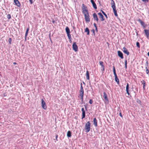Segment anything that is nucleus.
Returning <instances> with one entry per match:
<instances>
[{
	"instance_id": "23",
	"label": "nucleus",
	"mask_w": 149,
	"mask_h": 149,
	"mask_svg": "<svg viewBox=\"0 0 149 149\" xmlns=\"http://www.w3.org/2000/svg\"><path fill=\"white\" fill-rule=\"evenodd\" d=\"M65 31L67 33H70V30L68 27L67 26L66 27Z\"/></svg>"
},
{
	"instance_id": "11",
	"label": "nucleus",
	"mask_w": 149,
	"mask_h": 149,
	"mask_svg": "<svg viewBox=\"0 0 149 149\" xmlns=\"http://www.w3.org/2000/svg\"><path fill=\"white\" fill-rule=\"evenodd\" d=\"M81 111L82 112V118L83 119L85 117V111H84V108L81 109Z\"/></svg>"
},
{
	"instance_id": "36",
	"label": "nucleus",
	"mask_w": 149,
	"mask_h": 149,
	"mask_svg": "<svg viewBox=\"0 0 149 149\" xmlns=\"http://www.w3.org/2000/svg\"><path fill=\"white\" fill-rule=\"evenodd\" d=\"M93 101L92 99H90L89 100V103L90 104H91L93 103Z\"/></svg>"
},
{
	"instance_id": "31",
	"label": "nucleus",
	"mask_w": 149,
	"mask_h": 149,
	"mask_svg": "<svg viewBox=\"0 0 149 149\" xmlns=\"http://www.w3.org/2000/svg\"><path fill=\"white\" fill-rule=\"evenodd\" d=\"M7 18L8 19H10L11 18V15L10 14H8L7 15Z\"/></svg>"
},
{
	"instance_id": "39",
	"label": "nucleus",
	"mask_w": 149,
	"mask_h": 149,
	"mask_svg": "<svg viewBox=\"0 0 149 149\" xmlns=\"http://www.w3.org/2000/svg\"><path fill=\"white\" fill-rule=\"evenodd\" d=\"M104 67H102V68L101 69V70H102V71H104Z\"/></svg>"
},
{
	"instance_id": "25",
	"label": "nucleus",
	"mask_w": 149,
	"mask_h": 149,
	"mask_svg": "<svg viewBox=\"0 0 149 149\" xmlns=\"http://www.w3.org/2000/svg\"><path fill=\"white\" fill-rule=\"evenodd\" d=\"M115 81L118 84H119V80L117 77H115Z\"/></svg>"
},
{
	"instance_id": "51",
	"label": "nucleus",
	"mask_w": 149,
	"mask_h": 149,
	"mask_svg": "<svg viewBox=\"0 0 149 149\" xmlns=\"http://www.w3.org/2000/svg\"><path fill=\"white\" fill-rule=\"evenodd\" d=\"M148 56L149 57V52H148Z\"/></svg>"
},
{
	"instance_id": "22",
	"label": "nucleus",
	"mask_w": 149,
	"mask_h": 149,
	"mask_svg": "<svg viewBox=\"0 0 149 149\" xmlns=\"http://www.w3.org/2000/svg\"><path fill=\"white\" fill-rule=\"evenodd\" d=\"M85 32H86L87 33V34L88 35H89V31L88 28H86L85 29Z\"/></svg>"
},
{
	"instance_id": "46",
	"label": "nucleus",
	"mask_w": 149,
	"mask_h": 149,
	"mask_svg": "<svg viewBox=\"0 0 149 149\" xmlns=\"http://www.w3.org/2000/svg\"><path fill=\"white\" fill-rule=\"evenodd\" d=\"M56 140L57 141V138H58V135H56Z\"/></svg>"
},
{
	"instance_id": "50",
	"label": "nucleus",
	"mask_w": 149,
	"mask_h": 149,
	"mask_svg": "<svg viewBox=\"0 0 149 149\" xmlns=\"http://www.w3.org/2000/svg\"><path fill=\"white\" fill-rule=\"evenodd\" d=\"M13 64H14V65H16L17 64V63H16V62H14L13 63Z\"/></svg>"
},
{
	"instance_id": "52",
	"label": "nucleus",
	"mask_w": 149,
	"mask_h": 149,
	"mask_svg": "<svg viewBox=\"0 0 149 149\" xmlns=\"http://www.w3.org/2000/svg\"><path fill=\"white\" fill-rule=\"evenodd\" d=\"M101 11H102V12H104L103 11H102V10H101Z\"/></svg>"
},
{
	"instance_id": "14",
	"label": "nucleus",
	"mask_w": 149,
	"mask_h": 149,
	"mask_svg": "<svg viewBox=\"0 0 149 149\" xmlns=\"http://www.w3.org/2000/svg\"><path fill=\"white\" fill-rule=\"evenodd\" d=\"M129 84L127 83V85L126 86V91L128 95H130V93L129 92Z\"/></svg>"
},
{
	"instance_id": "54",
	"label": "nucleus",
	"mask_w": 149,
	"mask_h": 149,
	"mask_svg": "<svg viewBox=\"0 0 149 149\" xmlns=\"http://www.w3.org/2000/svg\"><path fill=\"white\" fill-rule=\"evenodd\" d=\"M0 73H1V72H0Z\"/></svg>"
},
{
	"instance_id": "43",
	"label": "nucleus",
	"mask_w": 149,
	"mask_h": 149,
	"mask_svg": "<svg viewBox=\"0 0 149 149\" xmlns=\"http://www.w3.org/2000/svg\"><path fill=\"white\" fill-rule=\"evenodd\" d=\"M119 115L120 116V117H123V116H122V114H121V112H120V113H119Z\"/></svg>"
},
{
	"instance_id": "42",
	"label": "nucleus",
	"mask_w": 149,
	"mask_h": 149,
	"mask_svg": "<svg viewBox=\"0 0 149 149\" xmlns=\"http://www.w3.org/2000/svg\"><path fill=\"white\" fill-rule=\"evenodd\" d=\"M29 1L31 3V4H32L33 3V2L32 0H29Z\"/></svg>"
},
{
	"instance_id": "26",
	"label": "nucleus",
	"mask_w": 149,
	"mask_h": 149,
	"mask_svg": "<svg viewBox=\"0 0 149 149\" xmlns=\"http://www.w3.org/2000/svg\"><path fill=\"white\" fill-rule=\"evenodd\" d=\"M67 34L68 39L70 40V41H71V37L70 34V33H67Z\"/></svg>"
},
{
	"instance_id": "20",
	"label": "nucleus",
	"mask_w": 149,
	"mask_h": 149,
	"mask_svg": "<svg viewBox=\"0 0 149 149\" xmlns=\"http://www.w3.org/2000/svg\"><path fill=\"white\" fill-rule=\"evenodd\" d=\"M116 9V8L113 9L114 15L116 17H118V15L117 13V11Z\"/></svg>"
},
{
	"instance_id": "2",
	"label": "nucleus",
	"mask_w": 149,
	"mask_h": 149,
	"mask_svg": "<svg viewBox=\"0 0 149 149\" xmlns=\"http://www.w3.org/2000/svg\"><path fill=\"white\" fill-rule=\"evenodd\" d=\"M91 123L89 121H88L86 123L85 130H86V132H88L90 130Z\"/></svg>"
},
{
	"instance_id": "16",
	"label": "nucleus",
	"mask_w": 149,
	"mask_h": 149,
	"mask_svg": "<svg viewBox=\"0 0 149 149\" xmlns=\"http://www.w3.org/2000/svg\"><path fill=\"white\" fill-rule=\"evenodd\" d=\"M138 21L140 23L141 25L143 26V27L145 28L146 27L145 26L144 23L141 20L139 19L138 20Z\"/></svg>"
},
{
	"instance_id": "21",
	"label": "nucleus",
	"mask_w": 149,
	"mask_h": 149,
	"mask_svg": "<svg viewBox=\"0 0 149 149\" xmlns=\"http://www.w3.org/2000/svg\"><path fill=\"white\" fill-rule=\"evenodd\" d=\"M84 93H79V96L80 97L81 100L82 102L83 100V96Z\"/></svg>"
},
{
	"instance_id": "4",
	"label": "nucleus",
	"mask_w": 149,
	"mask_h": 149,
	"mask_svg": "<svg viewBox=\"0 0 149 149\" xmlns=\"http://www.w3.org/2000/svg\"><path fill=\"white\" fill-rule=\"evenodd\" d=\"M73 49L75 51L77 52L78 50V47L76 42L73 43L72 45Z\"/></svg>"
},
{
	"instance_id": "13",
	"label": "nucleus",
	"mask_w": 149,
	"mask_h": 149,
	"mask_svg": "<svg viewBox=\"0 0 149 149\" xmlns=\"http://www.w3.org/2000/svg\"><path fill=\"white\" fill-rule=\"evenodd\" d=\"M93 15L94 20H96L97 22H98V19L97 17L96 14L94 13H93Z\"/></svg>"
},
{
	"instance_id": "45",
	"label": "nucleus",
	"mask_w": 149,
	"mask_h": 149,
	"mask_svg": "<svg viewBox=\"0 0 149 149\" xmlns=\"http://www.w3.org/2000/svg\"><path fill=\"white\" fill-rule=\"evenodd\" d=\"M114 76L115 77H117V75H116V73H115V74H114Z\"/></svg>"
},
{
	"instance_id": "47",
	"label": "nucleus",
	"mask_w": 149,
	"mask_h": 149,
	"mask_svg": "<svg viewBox=\"0 0 149 149\" xmlns=\"http://www.w3.org/2000/svg\"><path fill=\"white\" fill-rule=\"evenodd\" d=\"M145 86H143V88L144 90L145 89Z\"/></svg>"
},
{
	"instance_id": "41",
	"label": "nucleus",
	"mask_w": 149,
	"mask_h": 149,
	"mask_svg": "<svg viewBox=\"0 0 149 149\" xmlns=\"http://www.w3.org/2000/svg\"><path fill=\"white\" fill-rule=\"evenodd\" d=\"M142 84L143 85V86H145V85H146L145 82L144 81L142 83Z\"/></svg>"
},
{
	"instance_id": "6",
	"label": "nucleus",
	"mask_w": 149,
	"mask_h": 149,
	"mask_svg": "<svg viewBox=\"0 0 149 149\" xmlns=\"http://www.w3.org/2000/svg\"><path fill=\"white\" fill-rule=\"evenodd\" d=\"M14 1L16 5L19 7H20V3L18 0H14Z\"/></svg>"
},
{
	"instance_id": "34",
	"label": "nucleus",
	"mask_w": 149,
	"mask_h": 149,
	"mask_svg": "<svg viewBox=\"0 0 149 149\" xmlns=\"http://www.w3.org/2000/svg\"><path fill=\"white\" fill-rule=\"evenodd\" d=\"M136 45L137 46V47H138L139 48L140 47L139 43L138 42H136Z\"/></svg>"
},
{
	"instance_id": "29",
	"label": "nucleus",
	"mask_w": 149,
	"mask_h": 149,
	"mask_svg": "<svg viewBox=\"0 0 149 149\" xmlns=\"http://www.w3.org/2000/svg\"><path fill=\"white\" fill-rule=\"evenodd\" d=\"M127 60H125V67L126 69L127 68Z\"/></svg>"
},
{
	"instance_id": "27",
	"label": "nucleus",
	"mask_w": 149,
	"mask_h": 149,
	"mask_svg": "<svg viewBox=\"0 0 149 149\" xmlns=\"http://www.w3.org/2000/svg\"><path fill=\"white\" fill-rule=\"evenodd\" d=\"M29 30V28H28L26 30L25 34V38H26V36H27L28 34V31Z\"/></svg>"
},
{
	"instance_id": "3",
	"label": "nucleus",
	"mask_w": 149,
	"mask_h": 149,
	"mask_svg": "<svg viewBox=\"0 0 149 149\" xmlns=\"http://www.w3.org/2000/svg\"><path fill=\"white\" fill-rule=\"evenodd\" d=\"M41 104L42 108L43 109H47V107L45 104V102L43 99L41 100Z\"/></svg>"
},
{
	"instance_id": "33",
	"label": "nucleus",
	"mask_w": 149,
	"mask_h": 149,
	"mask_svg": "<svg viewBox=\"0 0 149 149\" xmlns=\"http://www.w3.org/2000/svg\"><path fill=\"white\" fill-rule=\"evenodd\" d=\"M11 41H12V39L11 38H10L9 39V40H8V41H9V43L10 44H11Z\"/></svg>"
},
{
	"instance_id": "8",
	"label": "nucleus",
	"mask_w": 149,
	"mask_h": 149,
	"mask_svg": "<svg viewBox=\"0 0 149 149\" xmlns=\"http://www.w3.org/2000/svg\"><path fill=\"white\" fill-rule=\"evenodd\" d=\"M98 15H99L100 18L101 19V21H103L104 20V17L101 13H98Z\"/></svg>"
},
{
	"instance_id": "17",
	"label": "nucleus",
	"mask_w": 149,
	"mask_h": 149,
	"mask_svg": "<svg viewBox=\"0 0 149 149\" xmlns=\"http://www.w3.org/2000/svg\"><path fill=\"white\" fill-rule=\"evenodd\" d=\"M93 124L95 127H97V121L96 119L95 118H94L93 119Z\"/></svg>"
},
{
	"instance_id": "19",
	"label": "nucleus",
	"mask_w": 149,
	"mask_h": 149,
	"mask_svg": "<svg viewBox=\"0 0 149 149\" xmlns=\"http://www.w3.org/2000/svg\"><path fill=\"white\" fill-rule=\"evenodd\" d=\"M86 76L87 79L89 80V75L88 71L87 70L86 72Z\"/></svg>"
},
{
	"instance_id": "53",
	"label": "nucleus",
	"mask_w": 149,
	"mask_h": 149,
	"mask_svg": "<svg viewBox=\"0 0 149 149\" xmlns=\"http://www.w3.org/2000/svg\"><path fill=\"white\" fill-rule=\"evenodd\" d=\"M54 22V21H53V23Z\"/></svg>"
},
{
	"instance_id": "37",
	"label": "nucleus",
	"mask_w": 149,
	"mask_h": 149,
	"mask_svg": "<svg viewBox=\"0 0 149 149\" xmlns=\"http://www.w3.org/2000/svg\"><path fill=\"white\" fill-rule=\"evenodd\" d=\"M142 1L144 2H148V0H142Z\"/></svg>"
},
{
	"instance_id": "15",
	"label": "nucleus",
	"mask_w": 149,
	"mask_h": 149,
	"mask_svg": "<svg viewBox=\"0 0 149 149\" xmlns=\"http://www.w3.org/2000/svg\"><path fill=\"white\" fill-rule=\"evenodd\" d=\"M104 94V97L106 101L108 102V100L107 98V96L106 93L105 92L103 93Z\"/></svg>"
},
{
	"instance_id": "24",
	"label": "nucleus",
	"mask_w": 149,
	"mask_h": 149,
	"mask_svg": "<svg viewBox=\"0 0 149 149\" xmlns=\"http://www.w3.org/2000/svg\"><path fill=\"white\" fill-rule=\"evenodd\" d=\"M67 136L68 137H70L71 136V132L70 131H69L67 133Z\"/></svg>"
},
{
	"instance_id": "49",
	"label": "nucleus",
	"mask_w": 149,
	"mask_h": 149,
	"mask_svg": "<svg viewBox=\"0 0 149 149\" xmlns=\"http://www.w3.org/2000/svg\"><path fill=\"white\" fill-rule=\"evenodd\" d=\"M95 28L96 30V31H97V27H95Z\"/></svg>"
},
{
	"instance_id": "48",
	"label": "nucleus",
	"mask_w": 149,
	"mask_h": 149,
	"mask_svg": "<svg viewBox=\"0 0 149 149\" xmlns=\"http://www.w3.org/2000/svg\"><path fill=\"white\" fill-rule=\"evenodd\" d=\"M85 106V109H86V110H87V107H86V106Z\"/></svg>"
},
{
	"instance_id": "44",
	"label": "nucleus",
	"mask_w": 149,
	"mask_h": 149,
	"mask_svg": "<svg viewBox=\"0 0 149 149\" xmlns=\"http://www.w3.org/2000/svg\"><path fill=\"white\" fill-rule=\"evenodd\" d=\"M93 25H94V26L95 27V28L97 27V26H96V24L95 23H94Z\"/></svg>"
},
{
	"instance_id": "18",
	"label": "nucleus",
	"mask_w": 149,
	"mask_h": 149,
	"mask_svg": "<svg viewBox=\"0 0 149 149\" xmlns=\"http://www.w3.org/2000/svg\"><path fill=\"white\" fill-rule=\"evenodd\" d=\"M79 93H84V90L81 83V84L80 89L79 91Z\"/></svg>"
},
{
	"instance_id": "30",
	"label": "nucleus",
	"mask_w": 149,
	"mask_h": 149,
	"mask_svg": "<svg viewBox=\"0 0 149 149\" xmlns=\"http://www.w3.org/2000/svg\"><path fill=\"white\" fill-rule=\"evenodd\" d=\"M146 73L147 74H148L149 73V71L148 70V69H147V67H146Z\"/></svg>"
},
{
	"instance_id": "38",
	"label": "nucleus",
	"mask_w": 149,
	"mask_h": 149,
	"mask_svg": "<svg viewBox=\"0 0 149 149\" xmlns=\"http://www.w3.org/2000/svg\"><path fill=\"white\" fill-rule=\"evenodd\" d=\"M91 31L93 32V33L94 34V35L95 36V30L94 29H93L91 30Z\"/></svg>"
},
{
	"instance_id": "9",
	"label": "nucleus",
	"mask_w": 149,
	"mask_h": 149,
	"mask_svg": "<svg viewBox=\"0 0 149 149\" xmlns=\"http://www.w3.org/2000/svg\"><path fill=\"white\" fill-rule=\"evenodd\" d=\"M111 7L113 9L116 8L115 3L113 0H111Z\"/></svg>"
},
{
	"instance_id": "12",
	"label": "nucleus",
	"mask_w": 149,
	"mask_h": 149,
	"mask_svg": "<svg viewBox=\"0 0 149 149\" xmlns=\"http://www.w3.org/2000/svg\"><path fill=\"white\" fill-rule=\"evenodd\" d=\"M91 2L92 3L94 8L95 9H96L97 8V7L93 0H91Z\"/></svg>"
},
{
	"instance_id": "5",
	"label": "nucleus",
	"mask_w": 149,
	"mask_h": 149,
	"mask_svg": "<svg viewBox=\"0 0 149 149\" xmlns=\"http://www.w3.org/2000/svg\"><path fill=\"white\" fill-rule=\"evenodd\" d=\"M123 51L124 53L126 54L127 56L129 55L130 53L125 47H123Z\"/></svg>"
},
{
	"instance_id": "1",
	"label": "nucleus",
	"mask_w": 149,
	"mask_h": 149,
	"mask_svg": "<svg viewBox=\"0 0 149 149\" xmlns=\"http://www.w3.org/2000/svg\"><path fill=\"white\" fill-rule=\"evenodd\" d=\"M82 12L84 15L86 21L87 22H89L90 21V18L87 7L83 4L82 5Z\"/></svg>"
},
{
	"instance_id": "32",
	"label": "nucleus",
	"mask_w": 149,
	"mask_h": 149,
	"mask_svg": "<svg viewBox=\"0 0 149 149\" xmlns=\"http://www.w3.org/2000/svg\"><path fill=\"white\" fill-rule=\"evenodd\" d=\"M113 71L114 74L116 73L115 69V67L114 66L113 67Z\"/></svg>"
},
{
	"instance_id": "7",
	"label": "nucleus",
	"mask_w": 149,
	"mask_h": 149,
	"mask_svg": "<svg viewBox=\"0 0 149 149\" xmlns=\"http://www.w3.org/2000/svg\"><path fill=\"white\" fill-rule=\"evenodd\" d=\"M118 55L119 56L121 59L123 58V55L122 53L120 51H118Z\"/></svg>"
},
{
	"instance_id": "40",
	"label": "nucleus",
	"mask_w": 149,
	"mask_h": 149,
	"mask_svg": "<svg viewBox=\"0 0 149 149\" xmlns=\"http://www.w3.org/2000/svg\"><path fill=\"white\" fill-rule=\"evenodd\" d=\"M146 67H148V61H147L146 62Z\"/></svg>"
},
{
	"instance_id": "35",
	"label": "nucleus",
	"mask_w": 149,
	"mask_h": 149,
	"mask_svg": "<svg viewBox=\"0 0 149 149\" xmlns=\"http://www.w3.org/2000/svg\"><path fill=\"white\" fill-rule=\"evenodd\" d=\"M102 13L106 17V18H107V15L106 14V13L104 12H102Z\"/></svg>"
},
{
	"instance_id": "28",
	"label": "nucleus",
	"mask_w": 149,
	"mask_h": 149,
	"mask_svg": "<svg viewBox=\"0 0 149 149\" xmlns=\"http://www.w3.org/2000/svg\"><path fill=\"white\" fill-rule=\"evenodd\" d=\"M100 64L101 65L102 67H104V66L103 65V62L102 61H100L99 62Z\"/></svg>"
},
{
	"instance_id": "10",
	"label": "nucleus",
	"mask_w": 149,
	"mask_h": 149,
	"mask_svg": "<svg viewBox=\"0 0 149 149\" xmlns=\"http://www.w3.org/2000/svg\"><path fill=\"white\" fill-rule=\"evenodd\" d=\"M144 31L147 38H149V30L147 29H145Z\"/></svg>"
}]
</instances>
